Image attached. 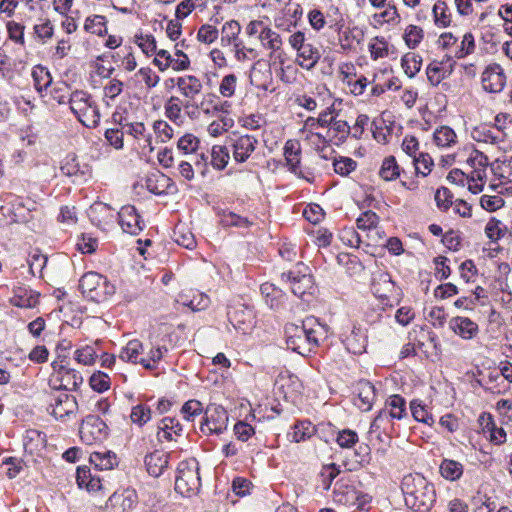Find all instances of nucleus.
I'll use <instances>...</instances> for the list:
<instances>
[{
	"label": "nucleus",
	"instance_id": "1",
	"mask_svg": "<svg viewBox=\"0 0 512 512\" xmlns=\"http://www.w3.org/2000/svg\"><path fill=\"white\" fill-rule=\"evenodd\" d=\"M401 489L405 504L416 512H428L435 502L434 486L422 475H406L403 478Z\"/></svg>",
	"mask_w": 512,
	"mask_h": 512
},
{
	"label": "nucleus",
	"instance_id": "2",
	"mask_svg": "<svg viewBox=\"0 0 512 512\" xmlns=\"http://www.w3.org/2000/svg\"><path fill=\"white\" fill-rule=\"evenodd\" d=\"M306 17L310 28L316 33H320L325 29L339 33L346 23L344 13L339 5L335 3L313 6L307 12Z\"/></svg>",
	"mask_w": 512,
	"mask_h": 512
},
{
	"label": "nucleus",
	"instance_id": "3",
	"mask_svg": "<svg viewBox=\"0 0 512 512\" xmlns=\"http://www.w3.org/2000/svg\"><path fill=\"white\" fill-rule=\"evenodd\" d=\"M68 105L70 111L83 126L96 128L99 125L100 110L88 91L75 89Z\"/></svg>",
	"mask_w": 512,
	"mask_h": 512
},
{
	"label": "nucleus",
	"instance_id": "4",
	"mask_svg": "<svg viewBox=\"0 0 512 512\" xmlns=\"http://www.w3.org/2000/svg\"><path fill=\"white\" fill-rule=\"evenodd\" d=\"M79 289L84 298L95 303L110 299L116 292L115 285L104 275L88 271L79 280Z\"/></svg>",
	"mask_w": 512,
	"mask_h": 512
},
{
	"label": "nucleus",
	"instance_id": "5",
	"mask_svg": "<svg viewBox=\"0 0 512 512\" xmlns=\"http://www.w3.org/2000/svg\"><path fill=\"white\" fill-rule=\"evenodd\" d=\"M285 167L297 178L313 184L316 179V168L313 163L302 164V147L297 139H288L283 146Z\"/></svg>",
	"mask_w": 512,
	"mask_h": 512
},
{
	"label": "nucleus",
	"instance_id": "6",
	"mask_svg": "<svg viewBox=\"0 0 512 512\" xmlns=\"http://www.w3.org/2000/svg\"><path fill=\"white\" fill-rule=\"evenodd\" d=\"M288 44L296 52V63L302 69L312 70L321 59L320 47L308 41L305 31L292 32L288 37Z\"/></svg>",
	"mask_w": 512,
	"mask_h": 512
},
{
	"label": "nucleus",
	"instance_id": "7",
	"mask_svg": "<svg viewBox=\"0 0 512 512\" xmlns=\"http://www.w3.org/2000/svg\"><path fill=\"white\" fill-rule=\"evenodd\" d=\"M51 368L48 384L53 390L76 391L83 383L81 373L71 368L65 358L58 357L51 363Z\"/></svg>",
	"mask_w": 512,
	"mask_h": 512
},
{
	"label": "nucleus",
	"instance_id": "8",
	"mask_svg": "<svg viewBox=\"0 0 512 512\" xmlns=\"http://www.w3.org/2000/svg\"><path fill=\"white\" fill-rule=\"evenodd\" d=\"M370 497L358 490L348 474L339 478L333 489V501L348 508L363 509L369 502Z\"/></svg>",
	"mask_w": 512,
	"mask_h": 512
},
{
	"label": "nucleus",
	"instance_id": "9",
	"mask_svg": "<svg viewBox=\"0 0 512 512\" xmlns=\"http://www.w3.org/2000/svg\"><path fill=\"white\" fill-rule=\"evenodd\" d=\"M201 487L199 476V464L196 459L191 458L181 461L177 468L175 479V490L185 497H191L198 493Z\"/></svg>",
	"mask_w": 512,
	"mask_h": 512
},
{
	"label": "nucleus",
	"instance_id": "10",
	"mask_svg": "<svg viewBox=\"0 0 512 512\" xmlns=\"http://www.w3.org/2000/svg\"><path fill=\"white\" fill-rule=\"evenodd\" d=\"M0 200L2 202L0 214L3 216L5 224L26 222L30 212L35 209L34 202L32 206H29L22 197L11 192L3 193Z\"/></svg>",
	"mask_w": 512,
	"mask_h": 512
},
{
	"label": "nucleus",
	"instance_id": "11",
	"mask_svg": "<svg viewBox=\"0 0 512 512\" xmlns=\"http://www.w3.org/2000/svg\"><path fill=\"white\" fill-rule=\"evenodd\" d=\"M466 158V165L469 168V177L472 181V186L469 185V191L473 194L482 192L487 180V167L489 165L488 157L481 151L469 148Z\"/></svg>",
	"mask_w": 512,
	"mask_h": 512
},
{
	"label": "nucleus",
	"instance_id": "12",
	"mask_svg": "<svg viewBox=\"0 0 512 512\" xmlns=\"http://www.w3.org/2000/svg\"><path fill=\"white\" fill-rule=\"evenodd\" d=\"M111 121L115 125L122 126L126 134L132 136L135 140L144 141V147H147L150 152L154 151L152 134L143 122L129 121L128 116L119 111L112 113Z\"/></svg>",
	"mask_w": 512,
	"mask_h": 512
},
{
	"label": "nucleus",
	"instance_id": "13",
	"mask_svg": "<svg viewBox=\"0 0 512 512\" xmlns=\"http://www.w3.org/2000/svg\"><path fill=\"white\" fill-rule=\"evenodd\" d=\"M281 279L289 283L291 292L298 297H303L313 284L309 267L303 262H298L293 269L283 272Z\"/></svg>",
	"mask_w": 512,
	"mask_h": 512
},
{
	"label": "nucleus",
	"instance_id": "14",
	"mask_svg": "<svg viewBox=\"0 0 512 512\" xmlns=\"http://www.w3.org/2000/svg\"><path fill=\"white\" fill-rule=\"evenodd\" d=\"M60 171L64 176L72 178L74 183L86 182L92 177V167L81 161L74 153H69L64 157Z\"/></svg>",
	"mask_w": 512,
	"mask_h": 512
},
{
	"label": "nucleus",
	"instance_id": "15",
	"mask_svg": "<svg viewBox=\"0 0 512 512\" xmlns=\"http://www.w3.org/2000/svg\"><path fill=\"white\" fill-rule=\"evenodd\" d=\"M507 76L503 67L498 63H491L485 67L481 74V85L488 93H500L506 86Z\"/></svg>",
	"mask_w": 512,
	"mask_h": 512
},
{
	"label": "nucleus",
	"instance_id": "16",
	"mask_svg": "<svg viewBox=\"0 0 512 512\" xmlns=\"http://www.w3.org/2000/svg\"><path fill=\"white\" fill-rule=\"evenodd\" d=\"M258 143V139L249 134L232 138L229 142V147L233 160L239 164L247 162L256 151Z\"/></svg>",
	"mask_w": 512,
	"mask_h": 512
},
{
	"label": "nucleus",
	"instance_id": "17",
	"mask_svg": "<svg viewBox=\"0 0 512 512\" xmlns=\"http://www.w3.org/2000/svg\"><path fill=\"white\" fill-rule=\"evenodd\" d=\"M79 433L84 443L92 445L106 439L108 435V425L102 418H84Z\"/></svg>",
	"mask_w": 512,
	"mask_h": 512
},
{
	"label": "nucleus",
	"instance_id": "18",
	"mask_svg": "<svg viewBox=\"0 0 512 512\" xmlns=\"http://www.w3.org/2000/svg\"><path fill=\"white\" fill-rule=\"evenodd\" d=\"M118 223L124 233L138 235L145 228V221L133 205H124L117 213Z\"/></svg>",
	"mask_w": 512,
	"mask_h": 512
},
{
	"label": "nucleus",
	"instance_id": "19",
	"mask_svg": "<svg viewBox=\"0 0 512 512\" xmlns=\"http://www.w3.org/2000/svg\"><path fill=\"white\" fill-rule=\"evenodd\" d=\"M455 61L452 56H445L442 60H433L426 67L427 80L433 87H437L454 71Z\"/></svg>",
	"mask_w": 512,
	"mask_h": 512
},
{
	"label": "nucleus",
	"instance_id": "20",
	"mask_svg": "<svg viewBox=\"0 0 512 512\" xmlns=\"http://www.w3.org/2000/svg\"><path fill=\"white\" fill-rule=\"evenodd\" d=\"M303 329L307 334L309 348L311 352H315L316 349L328 338L329 327L326 324L321 323L316 317L309 316L303 321Z\"/></svg>",
	"mask_w": 512,
	"mask_h": 512
},
{
	"label": "nucleus",
	"instance_id": "21",
	"mask_svg": "<svg viewBox=\"0 0 512 512\" xmlns=\"http://www.w3.org/2000/svg\"><path fill=\"white\" fill-rule=\"evenodd\" d=\"M40 296L38 291L19 283L13 287L9 303L18 308L32 309L40 303Z\"/></svg>",
	"mask_w": 512,
	"mask_h": 512
},
{
	"label": "nucleus",
	"instance_id": "22",
	"mask_svg": "<svg viewBox=\"0 0 512 512\" xmlns=\"http://www.w3.org/2000/svg\"><path fill=\"white\" fill-rule=\"evenodd\" d=\"M286 344L292 351L302 356L309 355L311 350L307 339V334L303 329V324H288L285 327Z\"/></svg>",
	"mask_w": 512,
	"mask_h": 512
},
{
	"label": "nucleus",
	"instance_id": "23",
	"mask_svg": "<svg viewBox=\"0 0 512 512\" xmlns=\"http://www.w3.org/2000/svg\"><path fill=\"white\" fill-rule=\"evenodd\" d=\"M449 329L459 338L470 341L478 337L480 328L477 322L467 316H454L448 322Z\"/></svg>",
	"mask_w": 512,
	"mask_h": 512
},
{
	"label": "nucleus",
	"instance_id": "24",
	"mask_svg": "<svg viewBox=\"0 0 512 512\" xmlns=\"http://www.w3.org/2000/svg\"><path fill=\"white\" fill-rule=\"evenodd\" d=\"M228 320L237 331L247 334L255 325V314L247 306L233 307L228 311Z\"/></svg>",
	"mask_w": 512,
	"mask_h": 512
},
{
	"label": "nucleus",
	"instance_id": "25",
	"mask_svg": "<svg viewBox=\"0 0 512 512\" xmlns=\"http://www.w3.org/2000/svg\"><path fill=\"white\" fill-rule=\"evenodd\" d=\"M89 219L93 225L103 231L109 230L115 220L114 209L108 204L96 202L90 206L88 212Z\"/></svg>",
	"mask_w": 512,
	"mask_h": 512
},
{
	"label": "nucleus",
	"instance_id": "26",
	"mask_svg": "<svg viewBox=\"0 0 512 512\" xmlns=\"http://www.w3.org/2000/svg\"><path fill=\"white\" fill-rule=\"evenodd\" d=\"M373 294L382 301H390L396 294V285L389 273H378L371 283Z\"/></svg>",
	"mask_w": 512,
	"mask_h": 512
},
{
	"label": "nucleus",
	"instance_id": "27",
	"mask_svg": "<svg viewBox=\"0 0 512 512\" xmlns=\"http://www.w3.org/2000/svg\"><path fill=\"white\" fill-rule=\"evenodd\" d=\"M376 400L375 386L366 380L359 381L357 384V396L354 398V405L361 412H368L372 409Z\"/></svg>",
	"mask_w": 512,
	"mask_h": 512
},
{
	"label": "nucleus",
	"instance_id": "28",
	"mask_svg": "<svg viewBox=\"0 0 512 512\" xmlns=\"http://www.w3.org/2000/svg\"><path fill=\"white\" fill-rule=\"evenodd\" d=\"M176 86L180 94L184 97V101H194L202 92V81L195 75L180 76L176 80Z\"/></svg>",
	"mask_w": 512,
	"mask_h": 512
},
{
	"label": "nucleus",
	"instance_id": "29",
	"mask_svg": "<svg viewBox=\"0 0 512 512\" xmlns=\"http://www.w3.org/2000/svg\"><path fill=\"white\" fill-rule=\"evenodd\" d=\"M182 57V59H176L171 55L168 50L160 49L156 52V55L152 61V63L161 71L164 72L167 69L171 68L174 71H184L190 67V60H187Z\"/></svg>",
	"mask_w": 512,
	"mask_h": 512
},
{
	"label": "nucleus",
	"instance_id": "30",
	"mask_svg": "<svg viewBox=\"0 0 512 512\" xmlns=\"http://www.w3.org/2000/svg\"><path fill=\"white\" fill-rule=\"evenodd\" d=\"M146 188L155 195H165L173 193L176 186L170 177L158 171L146 178Z\"/></svg>",
	"mask_w": 512,
	"mask_h": 512
},
{
	"label": "nucleus",
	"instance_id": "31",
	"mask_svg": "<svg viewBox=\"0 0 512 512\" xmlns=\"http://www.w3.org/2000/svg\"><path fill=\"white\" fill-rule=\"evenodd\" d=\"M76 482L80 489H85L89 493L99 492L104 489L100 477L97 474H93L91 469L86 466L77 468Z\"/></svg>",
	"mask_w": 512,
	"mask_h": 512
},
{
	"label": "nucleus",
	"instance_id": "32",
	"mask_svg": "<svg viewBox=\"0 0 512 512\" xmlns=\"http://www.w3.org/2000/svg\"><path fill=\"white\" fill-rule=\"evenodd\" d=\"M114 72V68L111 67L107 70V82L102 88V100L106 106H112L116 103L117 98L123 93L125 84L122 80L110 75Z\"/></svg>",
	"mask_w": 512,
	"mask_h": 512
},
{
	"label": "nucleus",
	"instance_id": "33",
	"mask_svg": "<svg viewBox=\"0 0 512 512\" xmlns=\"http://www.w3.org/2000/svg\"><path fill=\"white\" fill-rule=\"evenodd\" d=\"M191 106L193 105L189 104V101H184L178 96L172 95L164 103V115L174 124L180 125L184 121L182 109H189Z\"/></svg>",
	"mask_w": 512,
	"mask_h": 512
},
{
	"label": "nucleus",
	"instance_id": "34",
	"mask_svg": "<svg viewBox=\"0 0 512 512\" xmlns=\"http://www.w3.org/2000/svg\"><path fill=\"white\" fill-rule=\"evenodd\" d=\"M31 77L33 80V87L39 96H46L47 90L53 82V77L49 69L41 64L35 65L32 68Z\"/></svg>",
	"mask_w": 512,
	"mask_h": 512
},
{
	"label": "nucleus",
	"instance_id": "35",
	"mask_svg": "<svg viewBox=\"0 0 512 512\" xmlns=\"http://www.w3.org/2000/svg\"><path fill=\"white\" fill-rule=\"evenodd\" d=\"M240 33L241 25L238 21L229 20L225 22L219 31L221 46L224 48H231L232 46L237 45L238 42L242 41Z\"/></svg>",
	"mask_w": 512,
	"mask_h": 512
},
{
	"label": "nucleus",
	"instance_id": "36",
	"mask_svg": "<svg viewBox=\"0 0 512 512\" xmlns=\"http://www.w3.org/2000/svg\"><path fill=\"white\" fill-rule=\"evenodd\" d=\"M472 138L477 142L497 145L504 141L500 130L486 124L479 125L472 130Z\"/></svg>",
	"mask_w": 512,
	"mask_h": 512
},
{
	"label": "nucleus",
	"instance_id": "37",
	"mask_svg": "<svg viewBox=\"0 0 512 512\" xmlns=\"http://www.w3.org/2000/svg\"><path fill=\"white\" fill-rule=\"evenodd\" d=\"M169 455L160 450L148 454L145 457V465L148 473L153 477H159L168 466Z\"/></svg>",
	"mask_w": 512,
	"mask_h": 512
},
{
	"label": "nucleus",
	"instance_id": "38",
	"mask_svg": "<svg viewBox=\"0 0 512 512\" xmlns=\"http://www.w3.org/2000/svg\"><path fill=\"white\" fill-rule=\"evenodd\" d=\"M136 495L132 491L114 493L108 500L112 512H130L135 505Z\"/></svg>",
	"mask_w": 512,
	"mask_h": 512
},
{
	"label": "nucleus",
	"instance_id": "39",
	"mask_svg": "<svg viewBox=\"0 0 512 512\" xmlns=\"http://www.w3.org/2000/svg\"><path fill=\"white\" fill-rule=\"evenodd\" d=\"M83 29L86 33L105 37L108 33V19L100 14L89 15L84 20Z\"/></svg>",
	"mask_w": 512,
	"mask_h": 512
},
{
	"label": "nucleus",
	"instance_id": "40",
	"mask_svg": "<svg viewBox=\"0 0 512 512\" xmlns=\"http://www.w3.org/2000/svg\"><path fill=\"white\" fill-rule=\"evenodd\" d=\"M433 143L439 148H452L458 143V136L450 126L442 125L434 130Z\"/></svg>",
	"mask_w": 512,
	"mask_h": 512
},
{
	"label": "nucleus",
	"instance_id": "41",
	"mask_svg": "<svg viewBox=\"0 0 512 512\" xmlns=\"http://www.w3.org/2000/svg\"><path fill=\"white\" fill-rule=\"evenodd\" d=\"M350 125L345 120L335 119L327 129V134L332 144L339 146L346 142L350 136Z\"/></svg>",
	"mask_w": 512,
	"mask_h": 512
},
{
	"label": "nucleus",
	"instance_id": "42",
	"mask_svg": "<svg viewBox=\"0 0 512 512\" xmlns=\"http://www.w3.org/2000/svg\"><path fill=\"white\" fill-rule=\"evenodd\" d=\"M404 172L403 168L398 164L393 155L385 157L381 163L378 171V176L386 182L398 179L401 173Z\"/></svg>",
	"mask_w": 512,
	"mask_h": 512
},
{
	"label": "nucleus",
	"instance_id": "43",
	"mask_svg": "<svg viewBox=\"0 0 512 512\" xmlns=\"http://www.w3.org/2000/svg\"><path fill=\"white\" fill-rule=\"evenodd\" d=\"M158 440L159 441H172L174 436H181L182 426L177 418H162L158 425Z\"/></svg>",
	"mask_w": 512,
	"mask_h": 512
},
{
	"label": "nucleus",
	"instance_id": "44",
	"mask_svg": "<svg viewBox=\"0 0 512 512\" xmlns=\"http://www.w3.org/2000/svg\"><path fill=\"white\" fill-rule=\"evenodd\" d=\"M90 463L98 470H112L118 465V459L114 452L103 450L95 451L90 454Z\"/></svg>",
	"mask_w": 512,
	"mask_h": 512
},
{
	"label": "nucleus",
	"instance_id": "45",
	"mask_svg": "<svg viewBox=\"0 0 512 512\" xmlns=\"http://www.w3.org/2000/svg\"><path fill=\"white\" fill-rule=\"evenodd\" d=\"M343 343L348 352L359 355L365 352L367 346V337L360 329L353 328L345 337Z\"/></svg>",
	"mask_w": 512,
	"mask_h": 512
},
{
	"label": "nucleus",
	"instance_id": "46",
	"mask_svg": "<svg viewBox=\"0 0 512 512\" xmlns=\"http://www.w3.org/2000/svg\"><path fill=\"white\" fill-rule=\"evenodd\" d=\"M433 21L438 28H447L452 22V13L448 4L443 0H437L432 8Z\"/></svg>",
	"mask_w": 512,
	"mask_h": 512
},
{
	"label": "nucleus",
	"instance_id": "47",
	"mask_svg": "<svg viewBox=\"0 0 512 512\" xmlns=\"http://www.w3.org/2000/svg\"><path fill=\"white\" fill-rule=\"evenodd\" d=\"M441 476L448 481L459 480L464 473V465L453 459H443L439 466Z\"/></svg>",
	"mask_w": 512,
	"mask_h": 512
},
{
	"label": "nucleus",
	"instance_id": "48",
	"mask_svg": "<svg viewBox=\"0 0 512 512\" xmlns=\"http://www.w3.org/2000/svg\"><path fill=\"white\" fill-rule=\"evenodd\" d=\"M55 33L53 22L48 17H41L33 26V34L38 42L42 44L48 43Z\"/></svg>",
	"mask_w": 512,
	"mask_h": 512
},
{
	"label": "nucleus",
	"instance_id": "49",
	"mask_svg": "<svg viewBox=\"0 0 512 512\" xmlns=\"http://www.w3.org/2000/svg\"><path fill=\"white\" fill-rule=\"evenodd\" d=\"M230 152L229 146L213 145L210 152V165L215 170H224L229 162Z\"/></svg>",
	"mask_w": 512,
	"mask_h": 512
},
{
	"label": "nucleus",
	"instance_id": "50",
	"mask_svg": "<svg viewBox=\"0 0 512 512\" xmlns=\"http://www.w3.org/2000/svg\"><path fill=\"white\" fill-rule=\"evenodd\" d=\"M143 352V344L137 339L130 340L119 353V358L124 362H130L133 364H140V355Z\"/></svg>",
	"mask_w": 512,
	"mask_h": 512
},
{
	"label": "nucleus",
	"instance_id": "51",
	"mask_svg": "<svg viewBox=\"0 0 512 512\" xmlns=\"http://www.w3.org/2000/svg\"><path fill=\"white\" fill-rule=\"evenodd\" d=\"M220 224L225 228L237 227V228H249L254 222L249 220L247 217L238 215L229 210H222L219 213Z\"/></svg>",
	"mask_w": 512,
	"mask_h": 512
},
{
	"label": "nucleus",
	"instance_id": "52",
	"mask_svg": "<svg viewBox=\"0 0 512 512\" xmlns=\"http://www.w3.org/2000/svg\"><path fill=\"white\" fill-rule=\"evenodd\" d=\"M261 294L263 295L266 304L271 309H278L283 304L284 295L280 289H278L274 284L271 283H263L260 286Z\"/></svg>",
	"mask_w": 512,
	"mask_h": 512
},
{
	"label": "nucleus",
	"instance_id": "53",
	"mask_svg": "<svg viewBox=\"0 0 512 512\" xmlns=\"http://www.w3.org/2000/svg\"><path fill=\"white\" fill-rule=\"evenodd\" d=\"M258 39L263 48L271 52L279 51L283 45L281 35L269 26L261 31V35L258 36Z\"/></svg>",
	"mask_w": 512,
	"mask_h": 512
},
{
	"label": "nucleus",
	"instance_id": "54",
	"mask_svg": "<svg viewBox=\"0 0 512 512\" xmlns=\"http://www.w3.org/2000/svg\"><path fill=\"white\" fill-rule=\"evenodd\" d=\"M211 21H213L214 24H203L197 31V40L205 45H210L219 38V30L216 27V24L219 23V18L212 17Z\"/></svg>",
	"mask_w": 512,
	"mask_h": 512
},
{
	"label": "nucleus",
	"instance_id": "55",
	"mask_svg": "<svg viewBox=\"0 0 512 512\" xmlns=\"http://www.w3.org/2000/svg\"><path fill=\"white\" fill-rule=\"evenodd\" d=\"M332 166L336 174L341 177H348L357 170L358 162L351 157L339 155L333 158Z\"/></svg>",
	"mask_w": 512,
	"mask_h": 512
},
{
	"label": "nucleus",
	"instance_id": "56",
	"mask_svg": "<svg viewBox=\"0 0 512 512\" xmlns=\"http://www.w3.org/2000/svg\"><path fill=\"white\" fill-rule=\"evenodd\" d=\"M292 429L293 431L288 433V437H291L295 442H300L310 438L316 431L315 425L312 424L308 419L297 421Z\"/></svg>",
	"mask_w": 512,
	"mask_h": 512
},
{
	"label": "nucleus",
	"instance_id": "57",
	"mask_svg": "<svg viewBox=\"0 0 512 512\" xmlns=\"http://www.w3.org/2000/svg\"><path fill=\"white\" fill-rule=\"evenodd\" d=\"M484 232L491 242L497 243L505 236L507 227L501 220L491 217L485 225Z\"/></svg>",
	"mask_w": 512,
	"mask_h": 512
},
{
	"label": "nucleus",
	"instance_id": "58",
	"mask_svg": "<svg viewBox=\"0 0 512 512\" xmlns=\"http://www.w3.org/2000/svg\"><path fill=\"white\" fill-rule=\"evenodd\" d=\"M476 43L475 37L472 32H466L454 50L453 57L456 59H463L475 52Z\"/></svg>",
	"mask_w": 512,
	"mask_h": 512
},
{
	"label": "nucleus",
	"instance_id": "59",
	"mask_svg": "<svg viewBox=\"0 0 512 512\" xmlns=\"http://www.w3.org/2000/svg\"><path fill=\"white\" fill-rule=\"evenodd\" d=\"M401 66L409 78H413L421 69L422 57L414 52H408L401 58Z\"/></svg>",
	"mask_w": 512,
	"mask_h": 512
},
{
	"label": "nucleus",
	"instance_id": "60",
	"mask_svg": "<svg viewBox=\"0 0 512 512\" xmlns=\"http://www.w3.org/2000/svg\"><path fill=\"white\" fill-rule=\"evenodd\" d=\"M6 31L9 40H11L16 45L25 48L26 40L24 24L14 20H9L6 23Z\"/></svg>",
	"mask_w": 512,
	"mask_h": 512
},
{
	"label": "nucleus",
	"instance_id": "61",
	"mask_svg": "<svg viewBox=\"0 0 512 512\" xmlns=\"http://www.w3.org/2000/svg\"><path fill=\"white\" fill-rule=\"evenodd\" d=\"M424 36L425 33L422 27L409 24L404 30L403 40L408 48L415 49L423 41Z\"/></svg>",
	"mask_w": 512,
	"mask_h": 512
},
{
	"label": "nucleus",
	"instance_id": "62",
	"mask_svg": "<svg viewBox=\"0 0 512 512\" xmlns=\"http://www.w3.org/2000/svg\"><path fill=\"white\" fill-rule=\"evenodd\" d=\"M71 86L66 82H59L52 87L50 97L58 105H68L73 95Z\"/></svg>",
	"mask_w": 512,
	"mask_h": 512
},
{
	"label": "nucleus",
	"instance_id": "63",
	"mask_svg": "<svg viewBox=\"0 0 512 512\" xmlns=\"http://www.w3.org/2000/svg\"><path fill=\"white\" fill-rule=\"evenodd\" d=\"M152 128L157 142L167 143L174 136L173 127L165 120H155L153 122Z\"/></svg>",
	"mask_w": 512,
	"mask_h": 512
},
{
	"label": "nucleus",
	"instance_id": "64",
	"mask_svg": "<svg viewBox=\"0 0 512 512\" xmlns=\"http://www.w3.org/2000/svg\"><path fill=\"white\" fill-rule=\"evenodd\" d=\"M200 146V140L192 133H185L177 141V148L183 154H195Z\"/></svg>",
	"mask_w": 512,
	"mask_h": 512
}]
</instances>
